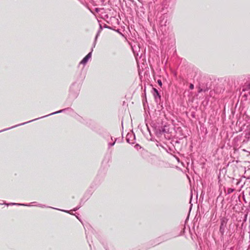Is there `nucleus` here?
Listing matches in <instances>:
<instances>
[{
    "mask_svg": "<svg viewBox=\"0 0 250 250\" xmlns=\"http://www.w3.org/2000/svg\"><path fill=\"white\" fill-rule=\"evenodd\" d=\"M91 53H88L81 62V63L85 64L87 62L88 60L91 57Z\"/></svg>",
    "mask_w": 250,
    "mask_h": 250,
    "instance_id": "nucleus-1",
    "label": "nucleus"
},
{
    "mask_svg": "<svg viewBox=\"0 0 250 250\" xmlns=\"http://www.w3.org/2000/svg\"><path fill=\"white\" fill-rule=\"evenodd\" d=\"M154 91H155V94H154V97L156 98L158 97L159 98H160L161 96L158 91V90L156 88H153Z\"/></svg>",
    "mask_w": 250,
    "mask_h": 250,
    "instance_id": "nucleus-2",
    "label": "nucleus"
},
{
    "mask_svg": "<svg viewBox=\"0 0 250 250\" xmlns=\"http://www.w3.org/2000/svg\"><path fill=\"white\" fill-rule=\"evenodd\" d=\"M233 191H234V189H232V188H229V189H228V193H232Z\"/></svg>",
    "mask_w": 250,
    "mask_h": 250,
    "instance_id": "nucleus-3",
    "label": "nucleus"
},
{
    "mask_svg": "<svg viewBox=\"0 0 250 250\" xmlns=\"http://www.w3.org/2000/svg\"><path fill=\"white\" fill-rule=\"evenodd\" d=\"M189 88L190 89H193L194 88V85L191 83L189 85Z\"/></svg>",
    "mask_w": 250,
    "mask_h": 250,
    "instance_id": "nucleus-4",
    "label": "nucleus"
},
{
    "mask_svg": "<svg viewBox=\"0 0 250 250\" xmlns=\"http://www.w3.org/2000/svg\"><path fill=\"white\" fill-rule=\"evenodd\" d=\"M158 84H159L160 86H161V85H162V82H161V80H158Z\"/></svg>",
    "mask_w": 250,
    "mask_h": 250,
    "instance_id": "nucleus-5",
    "label": "nucleus"
},
{
    "mask_svg": "<svg viewBox=\"0 0 250 250\" xmlns=\"http://www.w3.org/2000/svg\"><path fill=\"white\" fill-rule=\"evenodd\" d=\"M202 91H203V90H202V88H199L198 92L200 93V92H201Z\"/></svg>",
    "mask_w": 250,
    "mask_h": 250,
    "instance_id": "nucleus-6",
    "label": "nucleus"
}]
</instances>
